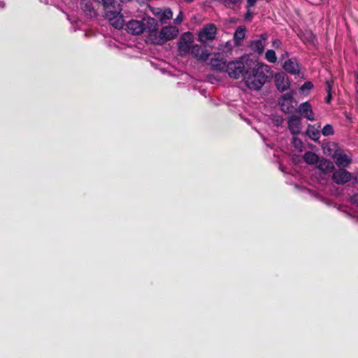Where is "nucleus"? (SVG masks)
I'll list each match as a JSON object with an SVG mask.
<instances>
[{"label": "nucleus", "instance_id": "1", "mask_svg": "<svg viewBox=\"0 0 358 358\" xmlns=\"http://www.w3.org/2000/svg\"><path fill=\"white\" fill-rule=\"evenodd\" d=\"M252 73L245 78V83L249 90H260L268 79L272 78L273 71L271 68L261 62L252 60Z\"/></svg>", "mask_w": 358, "mask_h": 358}, {"label": "nucleus", "instance_id": "2", "mask_svg": "<svg viewBox=\"0 0 358 358\" xmlns=\"http://www.w3.org/2000/svg\"><path fill=\"white\" fill-rule=\"evenodd\" d=\"M178 34L179 29L172 25L164 26L158 31V23L157 22L156 29L151 31V34H148L147 40L151 43L162 45L167 41L177 38Z\"/></svg>", "mask_w": 358, "mask_h": 358}, {"label": "nucleus", "instance_id": "3", "mask_svg": "<svg viewBox=\"0 0 358 358\" xmlns=\"http://www.w3.org/2000/svg\"><path fill=\"white\" fill-rule=\"evenodd\" d=\"M157 27V20L151 17H144L141 20H131L126 24V30L132 35H140L144 31L149 34Z\"/></svg>", "mask_w": 358, "mask_h": 358}, {"label": "nucleus", "instance_id": "4", "mask_svg": "<svg viewBox=\"0 0 358 358\" xmlns=\"http://www.w3.org/2000/svg\"><path fill=\"white\" fill-rule=\"evenodd\" d=\"M252 60L241 57L240 59L229 62L226 66V72L233 78H238L246 71V67L251 68Z\"/></svg>", "mask_w": 358, "mask_h": 358}, {"label": "nucleus", "instance_id": "5", "mask_svg": "<svg viewBox=\"0 0 358 358\" xmlns=\"http://www.w3.org/2000/svg\"><path fill=\"white\" fill-rule=\"evenodd\" d=\"M292 92H293L284 94L278 99V106L285 114H293L296 110L297 101L294 100Z\"/></svg>", "mask_w": 358, "mask_h": 358}, {"label": "nucleus", "instance_id": "6", "mask_svg": "<svg viewBox=\"0 0 358 358\" xmlns=\"http://www.w3.org/2000/svg\"><path fill=\"white\" fill-rule=\"evenodd\" d=\"M193 41V35L189 31L185 32L180 36L178 41V50L180 55L185 56L189 52Z\"/></svg>", "mask_w": 358, "mask_h": 358}, {"label": "nucleus", "instance_id": "7", "mask_svg": "<svg viewBox=\"0 0 358 358\" xmlns=\"http://www.w3.org/2000/svg\"><path fill=\"white\" fill-rule=\"evenodd\" d=\"M331 173V180L337 185H344L352 179V173L346 169H338Z\"/></svg>", "mask_w": 358, "mask_h": 358}, {"label": "nucleus", "instance_id": "8", "mask_svg": "<svg viewBox=\"0 0 358 358\" xmlns=\"http://www.w3.org/2000/svg\"><path fill=\"white\" fill-rule=\"evenodd\" d=\"M121 8L120 4L117 6V8L113 10H108L106 13L105 16L109 20L111 25L116 29H121L124 24L123 17L121 15Z\"/></svg>", "mask_w": 358, "mask_h": 358}, {"label": "nucleus", "instance_id": "9", "mask_svg": "<svg viewBox=\"0 0 358 358\" xmlns=\"http://www.w3.org/2000/svg\"><path fill=\"white\" fill-rule=\"evenodd\" d=\"M333 159L338 169H346L352 162L350 157L347 155L341 149H337L334 152Z\"/></svg>", "mask_w": 358, "mask_h": 358}, {"label": "nucleus", "instance_id": "10", "mask_svg": "<svg viewBox=\"0 0 358 358\" xmlns=\"http://www.w3.org/2000/svg\"><path fill=\"white\" fill-rule=\"evenodd\" d=\"M217 28L213 24H208L199 31L198 37L201 43L213 41L216 35Z\"/></svg>", "mask_w": 358, "mask_h": 358}, {"label": "nucleus", "instance_id": "11", "mask_svg": "<svg viewBox=\"0 0 358 358\" xmlns=\"http://www.w3.org/2000/svg\"><path fill=\"white\" fill-rule=\"evenodd\" d=\"M152 13L160 21L162 24L166 20H171L173 17V11L170 8H150Z\"/></svg>", "mask_w": 358, "mask_h": 358}, {"label": "nucleus", "instance_id": "12", "mask_svg": "<svg viewBox=\"0 0 358 358\" xmlns=\"http://www.w3.org/2000/svg\"><path fill=\"white\" fill-rule=\"evenodd\" d=\"M287 127L292 135L296 136L299 134L301 128V117L294 115L287 117Z\"/></svg>", "mask_w": 358, "mask_h": 358}, {"label": "nucleus", "instance_id": "13", "mask_svg": "<svg viewBox=\"0 0 358 358\" xmlns=\"http://www.w3.org/2000/svg\"><path fill=\"white\" fill-rule=\"evenodd\" d=\"M267 38L268 35L266 34H261L259 38L250 41V49L259 54L262 53L264 50Z\"/></svg>", "mask_w": 358, "mask_h": 358}, {"label": "nucleus", "instance_id": "14", "mask_svg": "<svg viewBox=\"0 0 358 358\" xmlns=\"http://www.w3.org/2000/svg\"><path fill=\"white\" fill-rule=\"evenodd\" d=\"M283 69L292 75H299L300 73V66L296 58H291L285 62Z\"/></svg>", "mask_w": 358, "mask_h": 358}, {"label": "nucleus", "instance_id": "15", "mask_svg": "<svg viewBox=\"0 0 358 358\" xmlns=\"http://www.w3.org/2000/svg\"><path fill=\"white\" fill-rule=\"evenodd\" d=\"M275 82L277 90H289V81L288 76L283 72L278 73L275 76Z\"/></svg>", "mask_w": 358, "mask_h": 358}, {"label": "nucleus", "instance_id": "16", "mask_svg": "<svg viewBox=\"0 0 358 358\" xmlns=\"http://www.w3.org/2000/svg\"><path fill=\"white\" fill-rule=\"evenodd\" d=\"M298 111H299L301 115L306 118L308 120H314V113L312 106L308 101L300 103L299 106H298Z\"/></svg>", "mask_w": 358, "mask_h": 358}, {"label": "nucleus", "instance_id": "17", "mask_svg": "<svg viewBox=\"0 0 358 358\" xmlns=\"http://www.w3.org/2000/svg\"><path fill=\"white\" fill-rule=\"evenodd\" d=\"M316 164H317V169L325 174L330 173L336 170L334 162L324 157L322 158L320 162Z\"/></svg>", "mask_w": 358, "mask_h": 358}, {"label": "nucleus", "instance_id": "18", "mask_svg": "<svg viewBox=\"0 0 358 358\" xmlns=\"http://www.w3.org/2000/svg\"><path fill=\"white\" fill-rule=\"evenodd\" d=\"M191 53L198 60L206 61L208 58L209 53L206 50H203L200 45L195 44L191 48Z\"/></svg>", "mask_w": 358, "mask_h": 358}, {"label": "nucleus", "instance_id": "19", "mask_svg": "<svg viewBox=\"0 0 358 358\" xmlns=\"http://www.w3.org/2000/svg\"><path fill=\"white\" fill-rule=\"evenodd\" d=\"M210 64L213 70L222 71L226 69L227 64L224 58H220V56H215L211 58Z\"/></svg>", "mask_w": 358, "mask_h": 358}, {"label": "nucleus", "instance_id": "20", "mask_svg": "<svg viewBox=\"0 0 358 358\" xmlns=\"http://www.w3.org/2000/svg\"><path fill=\"white\" fill-rule=\"evenodd\" d=\"M246 29L245 27H238L234 34V44L237 46L241 44L242 41L245 37Z\"/></svg>", "mask_w": 358, "mask_h": 358}, {"label": "nucleus", "instance_id": "21", "mask_svg": "<svg viewBox=\"0 0 358 358\" xmlns=\"http://www.w3.org/2000/svg\"><path fill=\"white\" fill-rule=\"evenodd\" d=\"M81 8L87 15L93 16L96 15V10L93 7L92 2L90 0H83L81 1Z\"/></svg>", "mask_w": 358, "mask_h": 358}, {"label": "nucleus", "instance_id": "22", "mask_svg": "<svg viewBox=\"0 0 358 358\" xmlns=\"http://www.w3.org/2000/svg\"><path fill=\"white\" fill-rule=\"evenodd\" d=\"M303 160H305L306 164L311 165L316 164V163L320 162L318 155L313 152H306L303 154Z\"/></svg>", "mask_w": 358, "mask_h": 358}, {"label": "nucleus", "instance_id": "23", "mask_svg": "<svg viewBox=\"0 0 358 358\" xmlns=\"http://www.w3.org/2000/svg\"><path fill=\"white\" fill-rule=\"evenodd\" d=\"M306 134H308V136L310 139H312V141H317L320 138L321 132H320V131L315 128L313 126L308 125V130H306Z\"/></svg>", "mask_w": 358, "mask_h": 358}, {"label": "nucleus", "instance_id": "24", "mask_svg": "<svg viewBox=\"0 0 358 358\" xmlns=\"http://www.w3.org/2000/svg\"><path fill=\"white\" fill-rule=\"evenodd\" d=\"M98 2L101 3L104 8L105 13H108V10H113L117 8L115 6V0H96Z\"/></svg>", "mask_w": 358, "mask_h": 358}, {"label": "nucleus", "instance_id": "25", "mask_svg": "<svg viewBox=\"0 0 358 358\" xmlns=\"http://www.w3.org/2000/svg\"><path fill=\"white\" fill-rule=\"evenodd\" d=\"M265 58L268 62L271 63H275L277 61L275 52L273 50H268L266 52Z\"/></svg>", "mask_w": 358, "mask_h": 358}, {"label": "nucleus", "instance_id": "26", "mask_svg": "<svg viewBox=\"0 0 358 358\" xmlns=\"http://www.w3.org/2000/svg\"><path fill=\"white\" fill-rule=\"evenodd\" d=\"M334 127L331 124H327L324 125V128L322 129V134L324 136H331L334 135Z\"/></svg>", "mask_w": 358, "mask_h": 358}, {"label": "nucleus", "instance_id": "27", "mask_svg": "<svg viewBox=\"0 0 358 358\" xmlns=\"http://www.w3.org/2000/svg\"><path fill=\"white\" fill-rule=\"evenodd\" d=\"M184 20L183 13L182 11H180L177 17L173 20V22L176 24H180Z\"/></svg>", "mask_w": 358, "mask_h": 358}, {"label": "nucleus", "instance_id": "28", "mask_svg": "<svg viewBox=\"0 0 358 358\" xmlns=\"http://www.w3.org/2000/svg\"><path fill=\"white\" fill-rule=\"evenodd\" d=\"M313 85L311 82H306L300 88L301 90H312Z\"/></svg>", "mask_w": 358, "mask_h": 358}, {"label": "nucleus", "instance_id": "29", "mask_svg": "<svg viewBox=\"0 0 358 358\" xmlns=\"http://www.w3.org/2000/svg\"><path fill=\"white\" fill-rule=\"evenodd\" d=\"M282 43L279 39H275L272 42L273 47L275 48H279Z\"/></svg>", "mask_w": 358, "mask_h": 358}, {"label": "nucleus", "instance_id": "30", "mask_svg": "<svg viewBox=\"0 0 358 358\" xmlns=\"http://www.w3.org/2000/svg\"><path fill=\"white\" fill-rule=\"evenodd\" d=\"M250 8H247V12L245 15V20H250L252 17V13L250 10Z\"/></svg>", "mask_w": 358, "mask_h": 358}, {"label": "nucleus", "instance_id": "31", "mask_svg": "<svg viewBox=\"0 0 358 358\" xmlns=\"http://www.w3.org/2000/svg\"><path fill=\"white\" fill-rule=\"evenodd\" d=\"M328 94H327V96H326L325 99H324V101H325V103L329 104L330 102H331V91H327Z\"/></svg>", "mask_w": 358, "mask_h": 358}, {"label": "nucleus", "instance_id": "32", "mask_svg": "<svg viewBox=\"0 0 358 358\" xmlns=\"http://www.w3.org/2000/svg\"><path fill=\"white\" fill-rule=\"evenodd\" d=\"M293 143L294 145H297L298 144H301V140L296 137H293Z\"/></svg>", "mask_w": 358, "mask_h": 358}, {"label": "nucleus", "instance_id": "33", "mask_svg": "<svg viewBox=\"0 0 358 358\" xmlns=\"http://www.w3.org/2000/svg\"><path fill=\"white\" fill-rule=\"evenodd\" d=\"M352 199H353L355 203L358 204V194L354 195Z\"/></svg>", "mask_w": 358, "mask_h": 358}, {"label": "nucleus", "instance_id": "34", "mask_svg": "<svg viewBox=\"0 0 358 358\" xmlns=\"http://www.w3.org/2000/svg\"><path fill=\"white\" fill-rule=\"evenodd\" d=\"M289 56V52H285L282 55V58L284 59L285 57H287Z\"/></svg>", "mask_w": 358, "mask_h": 358}, {"label": "nucleus", "instance_id": "35", "mask_svg": "<svg viewBox=\"0 0 358 358\" xmlns=\"http://www.w3.org/2000/svg\"><path fill=\"white\" fill-rule=\"evenodd\" d=\"M354 180H355V182L358 184V173L357 176H355V177H354Z\"/></svg>", "mask_w": 358, "mask_h": 358}, {"label": "nucleus", "instance_id": "36", "mask_svg": "<svg viewBox=\"0 0 358 358\" xmlns=\"http://www.w3.org/2000/svg\"><path fill=\"white\" fill-rule=\"evenodd\" d=\"M4 6H5V4H4L3 1L0 0V8H3Z\"/></svg>", "mask_w": 358, "mask_h": 358}, {"label": "nucleus", "instance_id": "37", "mask_svg": "<svg viewBox=\"0 0 358 358\" xmlns=\"http://www.w3.org/2000/svg\"><path fill=\"white\" fill-rule=\"evenodd\" d=\"M356 101H357V103L358 104V91L356 92Z\"/></svg>", "mask_w": 358, "mask_h": 358}, {"label": "nucleus", "instance_id": "38", "mask_svg": "<svg viewBox=\"0 0 358 358\" xmlns=\"http://www.w3.org/2000/svg\"><path fill=\"white\" fill-rule=\"evenodd\" d=\"M131 0H120V1L122 3H125V2H129V1H131Z\"/></svg>", "mask_w": 358, "mask_h": 358}, {"label": "nucleus", "instance_id": "39", "mask_svg": "<svg viewBox=\"0 0 358 358\" xmlns=\"http://www.w3.org/2000/svg\"><path fill=\"white\" fill-rule=\"evenodd\" d=\"M310 37L313 39L314 38V36H313L311 34H310Z\"/></svg>", "mask_w": 358, "mask_h": 358}]
</instances>
